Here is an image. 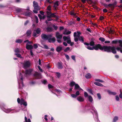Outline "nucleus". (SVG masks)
<instances>
[{"instance_id":"a211bd4d","label":"nucleus","mask_w":122,"mask_h":122,"mask_svg":"<svg viewBox=\"0 0 122 122\" xmlns=\"http://www.w3.org/2000/svg\"><path fill=\"white\" fill-rule=\"evenodd\" d=\"M32 71L31 69H29L28 70H26L25 71V74L26 75H30Z\"/></svg>"},{"instance_id":"c03bdc74","label":"nucleus","mask_w":122,"mask_h":122,"mask_svg":"<svg viewBox=\"0 0 122 122\" xmlns=\"http://www.w3.org/2000/svg\"><path fill=\"white\" fill-rule=\"evenodd\" d=\"M35 20H36V23H38L39 21H38V19L37 17L36 16H35Z\"/></svg>"},{"instance_id":"c756f323","label":"nucleus","mask_w":122,"mask_h":122,"mask_svg":"<svg viewBox=\"0 0 122 122\" xmlns=\"http://www.w3.org/2000/svg\"><path fill=\"white\" fill-rule=\"evenodd\" d=\"M23 41L22 40L20 39H19L16 40L15 42H16L18 43H21Z\"/></svg>"},{"instance_id":"f257e3e1","label":"nucleus","mask_w":122,"mask_h":122,"mask_svg":"<svg viewBox=\"0 0 122 122\" xmlns=\"http://www.w3.org/2000/svg\"><path fill=\"white\" fill-rule=\"evenodd\" d=\"M41 38L44 40H47L49 42L54 43L56 41V39L54 37H52L51 34L46 35L43 34L41 35Z\"/></svg>"},{"instance_id":"4468645a","label":"nucleus","mask_w":122,"mask_h":122,"mask_svg":"<svg viewBox=\"0 0 122 122\" xmlns=\"http://www.w3.org/2000/svg\"><path fill=\"white\" fill-rule=\"evenodd\" d=\"M22 14L25 16L31 17V16L32 15V13L31 12H30L29 11H28L24 12Z\"/></svg>"},{"instance_id":"bb28decb","label":"nucleus","mask_w":122,"mask_h":122,"mask_svg":"<svg viewBox=\"0 0 122 122\" xmlns=\"http://www.w3.org/2000/svg\"><path fill=\"white\" fill-rule=\"evenodd\" d=\"M85 77L87 79L90 78L91 77V75L90 73H88L86 75Z\"/></svg>"},{"instance_id":"e433bc0d","label":"nucleus","mask_w":122,"mask_h":122,"mask_svg":"<svg viewBox=\"0 0 122 122\" xmlns=\"http://www.w3.org/2000/svg\"><path fill=\"white\" fill-rule=\"evenodd\" d=\"M15 55H16L18 57H19L20 58H22V57L21 56V55L19 54L15 53Z\"/></svg>"},{"instance_id":"dca6fc26","label":"nucleus","mask_w":122,"mask_h":122,"mask_svg":"<svg viewBox=\"0 0 122 122\" xmlns=\"http://www.w3.org/2000/svg\"><path fill=\"white\" fill-rule=\"evenodd\" d=\"M57 66L58 68L59 69H62L63 68L62 63L61 62H58L57 63Z\"/></svg>"},{"instance_id":"69168bd1","label":"nucleus","mask_w":122,"mask_h":122,"mask_svg":"<svg viewBox=\"0 0 122 122\" xmlns=\"http://www.w3.org/2000/svg\"><path fill=\"white\" fill-rule=\"evenodd\" d=\"M71 41L70 40V39H69L67 41V42L68 43L70 44L71 43Z\"/></svg>"},{"instance_id":"5fc2aeb1","label":"nucleus","mask_w":122,"mask_h":122,"mask_svg":"<svg viewBox=\"0 0 122 122\" xmlns=\"http://www.w3.org/2000/svg\"><path fill=\"white\" fill-rule=\"evenodd\" d=\"M88 92H89L91 94H93L92 92L91 89H89L88 90Z\"/></svg>"},{"instance_id":"9d476101","label":"nucleus","mask_w":122,"mask_h":122,"mask_svg":"<svg viewBox=\"0 0 122 122\" xmlns=\"http://www.w3.org/2000/svg\"><path fill=\"white\" fill-rule=\"evenodd\" d=\"M93 109V114L94 117L95 118L96 120H97L98 122H99V120L98 119V116L97 112L96 110L94 107H92Z\"/></svg>"},{"instance_id":"412c9836","label":"nucleus","mask_w":122,"mask_h":122,"mask_svg":"<svg viewBox=\"0 0 122 122\" xmlns=\"http://www.w3.org/2000/svg\"><path fill=\"white\" fill-rule=\"evenodd\" d=\"M62 47L59 46L57 47L56 48V50L58 52L62 50Z\"/></svg>"},{"instance_id":"f8f14e48","label":"nucleus","mask_w":122,"mask_h":122,"mask_svg":"<svg viewBox=\"0 0 122 122\" xmlns=\"http://www.w3.org/2000/svg\"><path fill=\"white\" fill-rule=\"evenodd\" d=\"M33 76L36 77L37 79H41L42 78V76L40 73L36 72L33 74Z\"/></svg>"},{"instance_id":"7ed1b4c3","label":"nucleus","mask_w":122,"mask_h":122,"mask_svg":"<svg viewBox=\"0 0 122 122\" xmlns=\"http://www.w3.org/2000/svg\"><path fill=\"white\" fill-rule=\"evenodd\" d=\"M18 81L19 85V88H21L20 86L21 85L22 86H23L24 85L23 82V78L22 74L21 73L19 75L17 76Z\"/></svg>"},{"instance_id":"72a5a7b5","label":"nucleus","mask_w":122,"mask_h":122,"mask_svg":"<svg viewBox=\"0 0 122 122\" xmlns=\"http://www.w3.org/2000/svg\"><path fill=\"white\" fill-rule=\"evenodd\" d=\"M79 86L78 84H76L75 85L74 89L78 90Z\"/></svg>"},{"instance_id":"c9c22d12","label":"nucleus","mask_w":122,"mask_h":122,"mask_svg":"<svg viewBox=\"0 0 122 122\" xmlns=\"http://www.w3.org/2000/svg\"><path fill=\"white\" fill-rule=\"evenodd\" d=\"M14 51L15 52L17 53H19L20 52V51L19 49L18 48H16Z\"/></svg>"},{"instance_id":"39448f33","label":"nucleus","mask_w":122,"mask_h":122,"mask_svg":"<svg viewBox=\"0 0 122 122\" xmlns=\"http://www.w3.org/2000/svg\"><path fill=\"white\" fill-rule=\"evenodd\" d=\"M94 49L97 50L99 49L105 51H107V46H102L100 44H98L97 46L93 47Z\"/></svg>"},{"instance_id":"1a4fd4ad","label":"nucleus","mask_w":122,"mask_h":122,"mask_svg":"<svg viewBox=\"0 0 122 122\" xmlns=\"http://www.w3.org/2000/svg\"><path fill=\"white\" fill-rule=\"evenodd\" d=\"M115 49V48L114 46H107V52H112L113 54H115L116 53Z\"/></svg>"},{"instance_id":"603ef678","label":"nucleus","mask_w":122,"mask_h":122,"mask_svg":"<svg viewBox=\"0 0 122 122\" xmlns=\"http://www.w3.org/2000/svg\"><path fill=\"white\" fill-rule=\"evenodd\" d=\"M38 68L39 69L40 71L41 72H43V71L42 70L41 68L39 66H38Z\"/></svg>"},{"instance_id":"09e8293b","label":"nucleus","mask_w":122,"mask_h":122,"mask_svg":"<svg viewBox=\"0 0 122 122\" xmlns=\"http://www.w3.org/2000/svg\"><path fill=\"white\" fill-rule=\"evenodd\" d=\"M53 27L55 30H57L58 27L57 26H56L55 25H53Z\"/></svg>"},{"instance_id":"cd10ccee","label":"nucleus","mask_w":122,"mask_h":122,"mask_svg":"<svg viewBox=\"0 0 122 122\" xmlns=\"http://www.w3.org/2000/svg\"><path fill=\"white\" fill-rule=\"evenodd\" d=\"M53 29L52 27H48L47 28V30L48 31L50 32L52 31Z\"/></svg>"},{"instance_id":"4d7b16f0","label":"nucleus","mask_w":122,"mask_h":122,"mask_svg":"<svg viewBox=\"0 0 122 122\" xmlns=\"http://www.w3.org/2000/svg\"><path fill=\"white\" fill-rule=\"evenodd\" d=\"M44 48L46 49H49V48L48 46L46 45H45L44 46Z\"/></svg>"},{"instance_id":"a18cd8bd","label":"nucleus","mask_w":122,"mask_h":122,"mask_svg":"<svg viewBox=\"0 0 122 122\" xmlns=\"http://www.w3.org/2000/svg\"><path fill=\"white\" fill-rule=\"evenodd\" d=\"M71 58L72 60H74L75 61H76L75 56L74 55H72L71 56Z\"/></svg>"},{"instance_id":"e2e57ef3","label":"nucleus","mask_w":122,"mask_h":122,"mask_svg":"<svg viewBox=\"0 0 122 122\" xmlns=\"http://www.w3.org/2000/svg\"><path fill=\"white\" fill-rule=\"evenodd\" d=\"M48 86L49 88V89L52 88L53 87V86H52L50 84H49L48 85Z\"/></svg>"},{"instance_id":"a19ab883","label":"nucleus","mask_w":122,"mask_h":122,"mask_svg":"<svg viewBox=\"0 0 122 122\" xmlns=\"http://www.w3.org/2000/svg\"><path fill=\"white\" fill-rule=\"evenodd\" d=\"M71 96L73 98H76L77 97L76 95V94H71Z\"/></svg>"},{"instance_id":"bf43d9fd","label":"nucleus","mask_w":122,"mask_h":122,"mask_svg":"<svg viewBox=\"0 0 122 122\" xmlns=\"http://www.w3.org/2000/svg\"><path fill=\"white\" fill-rule=\"evenodd\" d=\"M47 81L46 80H44L42 81V83L44 84H45L47 82Z\"/></svg>"},{"instance_id":"37998d69","label":"nucleus","mask_w":122,"mask_h":122,"mask_svg":"<svg viewBox=\"0 0 122 122\" xmlns=\"http://www.w3.org/2000/svg\"><path fill=\"white\" fill-rule=\"evenodd\" d=\"M89 45L91 46H93L94 45V42L93 41H92L90 43Z\"/></svg>"},{"instance_id":"4be33fe9","label":"nucleus","mask_w":122,"mask_h":122,"mask_svg":"<svg viewBox=\"0 0 122 122\" xmlns=\"http://www.w3.org/2000/svg\"><path fill=\"white\" fill-rule=\"evenodd\" d=\"M107 92H108L109 94L110 95H115L116 94V93L115 92H112L110 90H108Z\"/></svg>"},{"instance_id":"ea45409f","label":"nucleus","mask_w":122,"mask_h":122,"mask_svg":"<svg viewBox=\"0 0 122 122\" xmlns=\"http://www.w3.org/2000/svg\"><path fill=\"white\" fill-rule=\"evenodd\" d=\"M97 97L99 100L101 99V96L100 94L99 93H98L97 94Z\"/></svg>"},{"instance_id":"49530a36","label":"nucleus","mask_w":122,"mask_h":122,"mask_svg":"<svg viewBox=\"0 0 122 122\" xmlns=\"http://www.w3.org/2000/svg\"><path fill=\"white\" fill-rule=\"evenodd\" d=\"M70 49V48L69 47H67L64 50V51L65 52H66L68 51Z\"/></svg>"},{"instance_id":"2eb2a0df","label":"nucleus","mask_w":122,"mask_h":122,"mask_svg":"<svg viewBox=\"0 0 122 122\" xmlns=\"http://www.w3.org/2000/svg\"><path fill=\"white\" fill-rule=\"evenodd\" d=\"M26 48L28 50H31L33 49V47L32 45L26 44Z\"/></svg>"},{"instance_id":"4c0bfd02","label":"nucleus","mask_w":122,"mask_h":122,"mask_svg":"<svg viewBox=\"0 0 122 122\" xmlns=\"http://www.w3.org/2000/svg\"><path fill=\"white\" fill-rule=\"evenodd\" d=\"M95 81L100 82H103V81L102 80L100 79H95Z\"/></svg>"},{"instance_id":"13d9d810","label":"nucleus","mask_w":122,"mask_h":122,"mask_svg":"<svg viewBox=\"0 0 122 122\" xmlns=\"http://www.w3.org/2000/svg\"><path fill=\"white\" fill-rule=\"evenodd\" d=\"M71 15H73L74 16H76V14L73 12H71Z\"/></svg>"},{"instance_id":"20e7f679","label":"nucleus","mask_w":122,"mask_h":122,"mask_svg":"<svg viewBox=\"0 0 122 122\" xmlns=\"http://www.w3.org/2000/svg\"><path fill=\"white\" fill-rule=\"evenodd\" d=\"M31 65V62L29 60L24 61L22 63V67L24 69H27Z\"/></svg>"},{"instance_id":"8fccbe9b","label":"nucleus","mask_w":122,"mask_h":122,"mask_svg":"<svg viewBox=\"0 0 122 122\" xmlns=\"http://www.w3.org/2000/svg\"><path fill=\"white\" fill-rule=\"evenodd\" d=\"M65 56L67 59L68 60H69L70 59V58L69 56L67 54H65Z\"/></svg>"},{"instance_id":"5701e85b","label":"nucleus","mask_w":122,"mask_h":122,"mask_svg":"<svg viewBox=\"0 0 122 122\" xmlns=\"http://www.w3.org/2000/svg\"><path fill=\"white\" fill-rule=\"evenodd\" d=\"M94 84L97 86H103L102 84L98 82H95L94 83Z\"/></svg>"},{"instance_id":"338daca9","label":"nucleus","mask_w":122,"mask_h":122,"mask_svg":"<svg viewBox=\"0 0 122 122\" xmlns=\"http://www.w3.org/2000/svg\"><path fill=\"white\" fill-rule=\"evenodd\" d=\"M38 16L40 19H42V16L41 15L39 14Z\"/></svg>"},{"instance_id":"aec40b11","label":"nucleus","mask_w":122,"mask_h":122,"mask_svg":"<svg viewBox=\"0 0 122 122\" xmlns=\"http://www.w3.org/2000/svg\"><path fill=\"white\" fill-rule=\"evenodd\" d=\"M26 10L23 9L21 8H18L16 9V11L18 12H21L25 11V10Z\"/></svg>"},{"instance_id":"ddd939ff","label":"nucleus","mask_w":122,"mask_h":122,"mask_svg":"<svg viewBox=\"0 0 122 122\" xmlns=\"http://www.w3.org/2000/svg\"><path fill=\"white\" fill-rule=\"evenodd\" d=\"M47 14L48 15L47 16V17L48 18H50L53 17H55V13H52L50 11H47Z\"/></svg>"},{"instance_id":"6e6552de","label":"nucleus","mask_w":122,"mask_h":122,"mask_svg":"<svg viewBox=\"0 0 122 122\" xmlns=\"http://www.w3.org/2000/svg\"><path fill=\"white\" fill-rule=\"evenodd\" d=\"M2 110L6 113H13L14 112H17L19 111V110H15V112L13 111L14 110V109H6L4 107L1 108Z\"/></svg>"},{"instance_id":"0eeeda50","label":"nucleus","mask_w":122,"mask_h":122,"mask_svg":"<svg viewBox=\"0 0 122 122\" xmlns=\"http://www.w3.org/2000/svg\"><path fill=\"white\" fill-rule=\"evenodd\" d=\"M62 35L60 34L59 32H56V36L57 38V41L58 43H60L62 42Z\"/></svg>"},{"instance_id":"6e6d98bb","label":"nucleus","mask_w":122,"mask_h":122,"mask_svg":"<svg viewBox=\"0 0 122 122\" xmlns=\"http://www.w3.org/2000/svg\"><path fill=\"white\" fill-rule=\"evenodd\" d=\"M116 99L117 101H119V97L118 96H116Z\"/></svg>"},{"instance_id":"423d86ee","label":"nucleus","mask_w":122,"mask_h":122,"mask_svg":"<svg viewBox=\"0 0 122 122\" xmlns=\"http://www.w3.org/2000/svg\"><path fill=\"white\" fill-rule=\"evenodd\" d=\"M33 6L34 8V10L33 11L35 13H37L38 12L37 11L40 10V9L37 2L34 1L33 2Z\"/></svg>"},{"instance_id":"2f4dec72","label":"nucleus","mask_w":122,"mask_h":122,"mask_svg":"<svg viewBox=\"0 0 122 122\" xmlns=\"http://www.w3.org/2000/svg\"><path fill=\"white\" fill-rule=\"evenodd\" d=\"M76 84L74 81H72L70 83V86L71 87H72L75 86Z\"/></svg>"},{"instance_id":"f704fd0d","label":"nucleus","mask_w":122,"mask_h":122,"mask_svg":"<svg viewBox=\"0 0 122 122\" xmlns=\"http://www.w3.org/2000/svg\"><path fill=\"white\" fill-rule=\"evenodd\" d=\"M99 40L100 41L102 42H104L105 41V39L103 37H100L99 39Z\"/></svg>"},{"instance_id":"864d4df0","label":"nucleus","mask_w":122,"mask_h":122,"mask_svg":"<svg viewBox=\"0 0 122 122\" xmlns=\"http://www.w3.org/2000/svg\"><path fill=\"white\" fill-rule=\"evenodd\" d=\"M75 94L77 96L79 95H80V92L79 91H77L76 92Z\"/></svg>"},{"instance_id":"79ce46f5","label":"nucleus","mask_w":122,"mask_h":122,"mask_svg":"<svg viewBox=\"0 0 122 122\" xmlns=\"http://www.w3.org/2000/svg\"><path fill=\"white\" fill-rule=\"evenodd\" d=\"M84 96L85 97H88V96L87 93L86 92H84Z\"/></svg>"},{"instance_id":"7c9ffc66","label":"nucleus","mask_w":122,"mask_h":122,"mask_svg":"<svg viewBox=\"0 0 122 122\" xmlns=\"http://www.w3.org/2000/svg\"><path fill=\"white\" fill-rule=\"evenodd\" d=\"M91 46H87L86 47V48L88 49L91 50H93L94 49V48H93V47H91Z\"/></svg>"},{"instance_id":"a878e982","label":"nucleus","mask_w":122,"mask_h":122,"mask_svg":"<svg viewBox=\"0 0 122 122\" xmlns=\"http://www.w3.org/2000/svg\"><path fill=\"white\" fill-rule=\"evenodd\" d=\"M88 100L89 101L92 103L93 101V99L92 97L90 95H89Z\"/></svg>"},{"instance_id":"3c124183","label":"nucleus","mask_w":122,"mask_h":122,"mask_svg":"<svg viewBox=\"0 0 122 122\" xmlns=\"http://www.w3.org/2000/svg\"><path fill=\"white\" fill-rule=\"evenodd\" d=\"M56 76L58 78H59L60 76V73L59 72H57Z\"/></svg>"},{"instance_id":"473e14b6","label":"nucleus","mask_w":122,"mask_h":122,"mask_svg":"<svg viewBox=\"0 0 122 122\" xmlns=\"http://www.w3.org/2000/svg\"><path fill=\"white\" fill-rule=\"evenodd\" d=\"M118 117H117L115 116L114 117L113 119V122H116L118 120Z\"/></svg>"},{"instance_id":"680f3d73","label":"nucleus","mask_w":122,"mask_h":122,"mask_svg":"<svg viewBox=\"0 0 122 122\" xmlns=\"http://www.w3.org/2000/svg\"><path fill=\"white\" fill-rule=\"evenodd\" d=\"M47 10H51V8L50 5L47 8Z\"/></svg>"},{"instance_id":"774afa93","label":"nucleus","mask_w":122,"mask_h":122,"mask_svg":"<svg viewBox=\"0 0 122 122\" xmlns=\"http://www.w3.org/2000/svg\"><path fill=\"white\" fill-rule=\"evenodd\" d=\"M32 44V42L31 41H28V42L26 44H28L29 45H31Z\"/></svg>"},{"instance_id":"f03ea898","label":"nucleus","mask_w":122,"mask_h":122,"mask_svg":"<svg viewBox=\"0 0 122 122\" xmlns=\"http://www.w3.org/2000/svg\"><path fill=\"white\" fill-rule=\"evenodd\" d=\"M81 33L80 32L77 31V32H75L74 33V38L75 41L76 42L78 40L81 41L83 43L84 42V38L82 36H80Z\"/></svg>"},{"instance_id":"9b49d317","label":"nucleus","mask_w":122,"mask_h":122,"mask_svg":"<svg viewBox=\"0 0 122 122\" xmlns=\"http://www.w3.org/2000/svg\"><path fill=\"white\" fill-rule=\"evenodd\" d=\"M41 31V29L39 28H37L36 30L34 31L33 33V36L34 37H37L38 36L37 34H39L40 33Z\"/></svg>"},{"instance_id":"f3484780","label":"nucleus","mask_w":122,"mask_h":122,"mask_svg":"<svg viewBox=\"0 0 122 122\" xmlns=\"http://www.w3.org/2000/svg\"><path fill=\"white\" fill-rule=\"evenodd\" d=\"M31 30H28L26 32V34L27 36L30 37L31 36Z\"/></svg>"},{"instance_id":"393cba45","label":"nucleus","mask_w":122,"mask_h":122,"mask_svg":"<svg viewBox=\"0 0 122 122\" xmlns=\"http://www.w3.org/2000/svg\"><path fill=\"white\" fill-rule=\"evenodd\" d=\"M63 38L64 41H67L69 39H70V37L69 36H65L63 37Z\"/></svg>"},{"instance_id":"c85d7f7f","label":"nucleus","mask_w":122,"mask_h":122,"mask_svg":"<svg viewBox=\"0 0 122 122\" xmlns=\"http://www.w3.org/2000/svg\"><path fill=\"white\" fill-rule=\"evenodd\" d=\"M25 122H31L30 119L29 118L27 119V117L25 116Z\"/></svg>"},{"instance_id":"0e129e2a","label":"nucleus","mask_w":122,"mask_h":122,"mask_svg":"<svg viewBox=\"0 0 122 122\" xmlns=\"http://www.w3.org/2000/svg\"><path fill=\"white\" fill-rule=\"evenodd\" d=\"M29 21L28 20H27L24 23V25H26L29 23Z\"/></svg>"},{"instance_id":"052dcab7","label":"nucleus","mask_w":122,"mask_h":122,"mask_svg":"<svg viewBox=\"0 0 122 122\" xmlns=\"http://www.w3.org/2000/svg\"><path fill=\"white\" fill-rule=\"evenodd\" d=\"M26 106H27V104L26 102H25L22 104Z\"/></svg>"},{"instance_id":"b1692460","label":"nucleus","mask_w":122,"mask_h":122,"mask_svg":"<svg viewBox=\"0 0 122 122\" xmlns=\"http://www.w3.org/2000/svg\"><path fill=\"white\" fill-rule=\"evenodd\" d=\"M71 32V31H67L66 30L64 31L63 34L65 35H68L70 34Z\"/></svg>"},{"instance_id":"6ab92c4d","label":"nucleus","mask_w":122,"mask_h":122,"mask_svg":"<svg viewBox=\"0 0 122 122\" xmlns=\"http://www.w3.org/2000/svg\"><path fill=\"white\" fill-rule=\"evenodd\" d=\"M77 100L79 102H83L84 100V98L81 96H79L77 98Z\"/></svg>"},{"instance_id":"de8ad7c7","label":"nucleus","mask_w":122,"mask_h":122,"mask_svg":"<svg viewBox=\"0 0 122 122\" xmlns=\"http://www.w3.org/2000/svg\"><path fill=\"white\" fill-rule=\"evenodd\" d=\"M33 46L34 47V48L35 49H36L38 47V44H34L33 45Z\"/></svg>"},{"instance_id":"58836bf2","label":"nucleus","mask_w":122,"mask_h":122,"mask_svg":"<svg viewBox=\"0 0 122 122\" xmlns=\"http://www.w3.org/2000/svg\"><path fill=\"white\" fill-rule=\"evenodd\" d=\"M24 100L23 99L21 98L20 100V104L22 105L23 103L25 102Z\"/></svg>"}]
</instances>
